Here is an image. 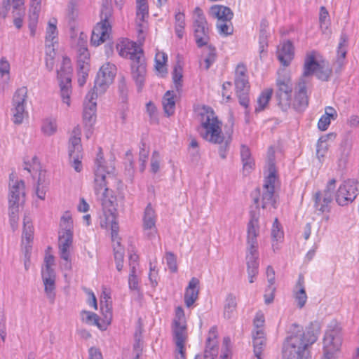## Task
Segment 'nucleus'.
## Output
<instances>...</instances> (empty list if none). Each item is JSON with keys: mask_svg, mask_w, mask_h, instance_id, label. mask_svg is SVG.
I'll return each instance as SVG.
<instances>
[{"mask_svg": "<svg viewBox=\"0 0 359 359\" xmlns=\"http://www.w3.org/2000/svg\"><path fill=\"white\" fill-rule=\"evenodd\" d=\"M348 46V36L345 33H341L337 50V63L341 67L345 60Z\"/></svg>", "mask_w": 359, "mask_h": 359, "instance_id": "obj_37", "label": "nucleus"}, {"mask_svg": "<svg viewBox=\"0 0 359 359\" xmlns=\"http://www.w3.org/2000/svg\"><path fill=\"white\" fill-rule=\"evenodd\" d=\"M271 238L273 241H276L277 243L280 242L283 238V231L281 229L280 224L278 222L277 218L275 219L272 229H271Z\"/></svg>", "mask_w": 359, "mask_h": 359, "instance_id": "obj_53", "label": "nucleus"}, {"mask_svg": "<svg viewBox=\"0 0 359 359\" xmlns=\"http://www.w3.org/2000/svg\"><path fill=\"white\" fill-rule=\"evenodd\" d=\"M201 136L206 141L219 145V154L222 158L226 157L231 137L224 138L222 131V122L215 116L210 107H203L200 112Z\"/></svg>", "mask_w": 359, "mask_h": 359, "instance_id": "obj_2", "label": "nucleus"}, {"mask_svg": "<svg viewBox=\"0 0 359 359\" xmlns=\"http://www.w3.org/2000/svg\"><path fill=\"white\" fill-rule=\"evenodd\" d=\"M149 17V6L147 0H136V22L138 26L145 22Z\"/></svg>", "mask_w": 359, "mask_h": 359, "instance_id": "obj_34", "label": "nucleus"}, {"mask_svg": "<svg viewBox=\"0 0 359 359\" xmlns=\"http://www.w3.org/2000/svg\"><path fill=\"white\" fill-rule=\"evenodd\" d=\"M259 215L256 212H250V219L248 225V243L250 247H255L256 238L259 233Z\"/></svg>", "mask_w": 359, "mask_h": 359, "instance_id": "obj_27", "label": "nucleus"}, {"mask_svg": "<svg viewBox=\"0 0 359 359\" xmlns=\"http://www.w3.org/2000/svg\"><path fill=\"white\" fill-rule=\"evenodd\" d=\"M97 93L89 91L83 103V121L86 126L91 128L96 119Z\"/></svg>", "mask_w": 359, "mask_h": 359, "instance_id": "obj_19", "label": "nucleus"}, {"mask_svg": "<svg viewBox=\"0 0 359 359\" xmlns=\"http://www.w3.org/2000/svg\"><path fill=\"white\" fill-rule=\"evenodd\" d=\"M237 306L236 297L230 294L226 299L224 305V316L225 318L230 319L233 317Z\"/></svg>", "mask_w": 359, "mask_h": 359, "instance_id": "obj_46", "label": "nucleus"}, {"mask_svg": "<svg viewBox=\"0 0 359 359\" xmlns=\"http://www.w3.org/2000/svg\"><path fill=\"white\" fill-rule=\"evenodd\" d=\"M175 94L170 90L167 91L163 97V106L165 113L169 116L175 113Z\"/></svg>", "mask_w": 359, "mask_h": 359, "instance_id": "obj_42", "label": "nucleus"}, {"mask_svg": "<svg viewBox=\"0 0 359 359\" xmlns=\"http://www.w3.org/2000/svg\"><path fill=\"white\" fill-rule=\"evenodd\" d=\"M149 149H146V144L144 142H141V146L140 147V154H139V161L140 162V171H144L147 165V161L149 157Z\"/></svg>", "mask_w": 359, "mask_h": 359, "instance_id": "obj_52", "label": "nucleus"}, {"mask_svg": "<svg viewBox=\"0 0 359 359\" xmlns=\"http://www.w3.org/2000/svg\"><path fill=\"white\" fill-rule=\"evenodd\" d=\"M57 21L55 18H51L46 29L45 41L58 42V30L57 27Z\"/></svg>", "mask_w": 359, "mask_h": 359, "instance_id": "obj_39", "label": "nucleus"}, {"mask_svg": "<svg viewBox=\"0 0 359 359\" xmlns=\"http://www.w3.org/2000/svg\"><path fill=\"white\" fill-rule=\"evenodd\" d=\"M45 174L41 171L39 175L37 186L36 187V194L39 198L43 200L46 197L47 191V183L44 179Z\"/></svg>", "mask_w": 359, "mask_h": 359, "instance_id": "obj_47", "label": "nucleus"}, {"mask_svg": "<svg viewBox=\"0 0 359 359\" xmlns=\"http://www.w3.org/2000/svg\"><path fill=\"white\" fill-rule=\"evenodd\" d=\"M156 214L151 203H149L144 209L142 217V227L144 235L150 240L155 239L157 236V228L156 226Z\"/></svg>", "mask_w": 359, "mask_h": 359, "instance_id": "obj_18", "label": "nucleus"}, {"mask_svg": "<svg viewBox=\"0 0 359 359\" xmlns=\"http://www.w3.org/2000/svg\"><path fill=\"white\" fill-rule=\"evenodd\" d=\"M23 4V0H3V2L0 4V18H6L11 6L14 9L18 10V14H20Z\"/></svg>", "mask_w": 359, "mask_h": 359, "instance_id": "obj_38", "label": "nucleus"}, {"mask_svg": "<svg viewBox=\"0 0 359 359\" xmlns=\"http://www.w3.org/2000/svg\"><path fill=\"white\" fill-rule=\"evenodd\" d=\"M319 331L312 327L292 324L282 346V359H309V348L316 342Z\"/></svg>", "mask_w": 359, "mask_h": 359, "instance_id": "obj_1", "label": "nucleus"}, {"mask_svg": "<svg viewBox=\"0 0 359 359\" xmlns=\"http://www.w3.org/2000/svg\"><path fill=\"white\" fill-rule=\"evenodd\" d=\"M216 27L220 34L227 36L233 32V27L230 21L220 20L217 21Z\"/></svg>", "mask_w": 359, "mask_h": 359, "instance_id": "obj_57", "label": "nucleus"}, {"mask_svg": "<svg viewBox=\"0 0 359 359\" xmlns=\"http://www.w3.org/2000/svg\"><path fill=\"white\" fill-rule=\"evenodd\" d=\"M218 354L217 341V328H210L206 340V346L204 353V359H216Z\"/></svg>", "mask_w": 359, "mask_h": 359, "instance_id": "obj_24", "label": "nucleus"}, {"mask_svg": "<svg viewBox=\"0 0 359 359\" xmlns=\"http://www.w3.org/2000/svg\"><path fill=\"white\" fill-rule=\"evenodd\" d=\"M265 332H252V343L254 347V355H262V352L266 346Z\"/></svg>", "mask_w": 359, "mask_h": 359, "instance_id": "obj_36", "label": "nucleus"}, {"mask_svg": "<svg viewBox=\"0 0 359 359\" xmlns=\"http://www.w3.org/2000/svg\"><path fill=\"white\" fill-rule=\"evenodd\" d=\"M27 88L21 87L15 92L13 101L11 111L13 114V121L15 124L22 123L25 115L27 114L25 111L26 101L27 98Z\"/></svg>", "mask_w": 359, "mask_h": 359, "instance_id": "obj_15", "label": "nucleus"}, {"mask_svg": "<svg viewBox=\"0 0 359 359\" xmlns=\"http://www.w3.org/2000/svg\"><path fill=\"white\" fill-rule=\"evenodd\" d=\"M128 285L131 290L139 291V282L136 275L135 264H130V272L128 277Z\"/></svg>", "mask_w": 359, "mask_h": 359, "instance_id": "obj_51", "label": "nucleus"}, {"mask_svg": "<svg viewBox=\"0 0 359 359\" xmlns=\"http://www.w3.org/2000/svg\"><path fill=\"white\" fill-rule=\"evenodd\" d=\"M308 103L306 83L305 82H299L298 91L295 94L293 102L294 108L298 111H302L307 107Z\"/></svg>", "mask_w": 359, "mask_h": 359, "instance_id": "obj_29", "label": "nucleus"}, {"mask_svg": "<svg viewBox=\"0 0 359 359\" xmlns=\"http://www.w3.org/2000/svg\"><path fill=\"white\" fill-rule=\"evenodd\" d=\"M167 55L163 52H158L155 56V67L159 72H163L164 65L167 61Z\"/></svg>", "mask_w": 359, "mask_h": 359, "instance_id": "obj_60", "label": "nucleus"}, {"mask_svg": "<svg viewBox=\"0 0 359 359\" xmlns=\"http://www.w3.org/2000/svg\"><path fill=\"white\" fill-rule=\"evenodd\" d=\"M167 265L171 272L175 273L177 271L176 257L174 254L167 252L165 255Z\"/></svg>", "mask_w": 359, "mask_h": 359, "instance_id": "obj_64", "label": "nucleus"}, {"mask_svg": "<svg viewBox=\"0 0 359 359\" xmlns=\"http://www.w3.org/2000/svg\"><path fill=\"white\" fill-rule=\"evenodd\" d=\"M34 236V227L31 222V219L25 216L23 219V231L22 236V241L24 243L26 242V245L30 243Z\"/></svg>", "mask_w": 359, "mask_h": 359, "instance_id": "obj_43", "label": "nucleus"}, {"mask_svg": "<svg viewBox=\"0 0 359 359\" xmlns=\"http://www.w3.org/2000/svg\"><path fill=\"white\" fill-rule=\"evenodd\" d=\"M199 280L192 278L189 283L184 294V303L187 307H191L198 299Z\"/></svg>", "mask_w": 359, "mask_h": 359, "instance_id": "obj_30", "label": "nucleus"}, {"mask_svg": "<svg viewBox=\"0 0 359 359\" xmlns=\"http://www.w3.org/2000/svg\"><path fill=\"white\" fill-rule=\"evenodd\" d=\"M74 222L72 213L65 211L60 217L58 230V247H71L73 244Z\"/></svg>", "mask_w": 359, "mask_h": 359, "instance_id": "obj_11", "label": "nucleus"}, {"mask_svg": "<svg viewBox=\"0 0 359 359\" xmlns=\"http://www.w3.org/2000/svg\"><path fill=\"white\" fill-rule=\"evenodd\" d=\"M315 74L318 79L322 81H327L332 74V69L324 62H321Z\"/></svg>", "mask_w": 359, "mask_h": 359, "instance_id": "obj_48", "label": "nucleus"}, {"mask_svg": "<svg viewBox=\"0 0 359 359\" xmlns=\"http://www.w3.org/2000/svg\"><path fill=\"white\" fill-rule=\"evenodd\" d=\"M114 170V166L112 165H106L104 160L102 149H99L97 158L95 161V180L94 191L97 198L101 201L102 205L107 207V204H112L113 201L110 196V191L107 185V175L109 176Z\"/></svg>", "mask_w": 359, "mask_h": 359, "instance_id": "obj_3", "label": "nucleus"}, {"mask_svg": "<svg viewBox=\"0 0 359 359\" xmlns=\"http://www.w3.org/2000/svg\"><path fill=\"white\" fill-rule=\"evenodd\" d=\"M172 333L176 347L182 348V346H184L187 339V329L184 312L180 306L175 309L172 323Z\"/></svg>", "mask_w": 359, "mask_h": 359, "instance_id": "obj_12", "label": "nucleus"}, {"mask_svg": "<svg viewBox=\"0 0 359 359\" xmlns=\"http://www.w3.org/2000/svg\"><path fill=\"white\" fill-rule=\"evenodd\" d=\"M352 149V140L349 135H346L337 151V164L338 169L346 168Z\"/></svg>", "mask_w": 359, "mask_h": 359, "instance_id": "obj_22", "label": "nucleus"}, {"mask_svg": "<svg viewBox=\"0 0 359 359\" xmlns=\"http://www.w3.org/2000/svg\"><path fill=\"white\" fill-rule=\"evenodd\" d=\"M100 309L105 320L110 322L112 318V306L111 297L104 293L100 300Z\"/></svg>", "mask_w": 359, "mask_h": 359, "instance_id": "obj_41", "label": "nucleus"}, {"mask_svg": "<svg viewBox=\"0 0 359 359\" xmlns=\"http://www.w3.org/2000/svg\"><path fill=\"white\" fill-rule=\"evenodd\" d=\"M268 171L269 174L264 180L262 196L261 198L258 197L257 195L259 194V190L257 189L255 190V192L252 194L253 201L257 208L261 205L262 208H276V199L274 191L276 170L274 161L271 158L268 162Z\"/></svg>", "mask_w": 359, "mask_h": 359, "instance_id": "obj_4", "label": "nucleus"}, {"mask_svg": "<svg viewBox=\"0 0 359 359\" xmlns=\"http://www.w3.org/2000/svg\"><path fill=\"white\" fill-rule=\"evenodd\" d=\"M246 265L249 282L252 283L259 273V263L257 248L248 249L246 253Z\"/></svg>", "mask_w": 359, "mask_h": 359, "instance_id": "obj_23", "label": "nucleus"}, {"mask_svg": "<svg viewBox=\"0 0 359 359\" xmlns=\"http://www.w3.org/2000/svg\"><path fill=\"white\" fill-rule=\"evenodd\" d=\"M41 277L46 297L53 304L55 299V272H41Z\"/></svg>", "mask_w": 359, "mask_h": 359, "instance_id": "obj_25", "label": "nucleus"}, {"mask_svg": "<svg viewBox=\"0 0 359 359\" xmlns=\"http://www.w3.org/2000/svg\"><path fill=\"white\" fill-rule=\"evenodd\" d=\"M131 76L135 83L138 92H141L144 88L146 75L147 64L144 54H139L137 59L130 63Z\"/></svg>", "mask_w": 359, "mask_h": 359, "instance_id": "obj_17", "label": "nucleus"}, {"mask_svg": "<svg viewBox=\"0 0 359 359\" xmlns=\"http://www.w3.org/2000/svg\"><path fill=\"white\" fill-rule=\"evenodd\" d=\"M57 125L56 119L52 117L46 118L41 124V131L47 136H51L57 132Z\"/></svg>", "mask_w": 359, "mask_h": 359, "instance_id": "obj_44", "label": "nucleus"}, {"mask_svg": "<svg viewBox=\"0 0 359 359\" xmlns=\"http://www.w3.org/2000/svg\"><path fill=\"white\" fill-rule=\"evenodd\" d=\"M81 320L89 325H94L100 327L99 317L98 316L93 312L88 311H82L81 312Z\"/></svg>", "mask_w": 359, "mask_h": 359, "instance_id": "obj_50", "label": "nucleus"}, {"mask_svg": "<svg viewBox=\"0 0 359 359\" xmlns=\"http://www.w3.org/2000/svg\"><path fill=\"white\" fill-rule=\"evenodd\" d=\"M335 184V179L330 180L324 191H318L313 195L314 208L316 211L320 213L330 211V203L332 201Z\"/></svg>", "mask_w": 359, "mask_h": 359, "instance_id": "obj_14", "label": "nucleus"}, {"mask_svg": "<svg viewBox=\"0 0 359 359\" xmlns=\"http://www.w3.org/2000/svg\"><path fill=\"white\" fill-rule=\"evenodd\" d=\"M265 318L264 314L259 311L256 313L253 320L254 330L252 332H264Z\"/></svg>", "mask_w": 359, "mask_h": 359, "instance_id": "obj_54", "label": "nucleus"}, {"mask_svg": "<svg viewBox=\"0 0 359 359\" xmlns=\"http://www.w3.org/2000/svg\"><path fill=\"white\" fill-rule=\"evenodd\" d=\"M209 15L214 18H217V21H231L233 16V12L229 7L222 5H214L211 6L209 11Z\"/></svg>", "mask_w": 359, "mask_h": 359, "instance_id": "obj_32", "label": "nucleus"}, {"mask_svg": "<svg viewBox=\"0 0 359 359\" xmlns=\"http://www.w3.org/2000/svg\"><path fill=\"white\" fill-rule=\"evenodd\" d=\"M208 55L204 59L205 69H208L210 66L215 62L216 50L212 46H208Z\"/></svg>", "mask_w": 359, "mask_h": 359, "instance_id": "obj_61", "label": "nucleus"}, {"mask_svg": "<svg viewBox=\"0 0 359 359\" xmlns=\"http://www.w3.org/2000/svg\"><path fill=\"white\" fill-rule=\"evenodd\" d=\"M277 85L278 90L276 93H292V86L289 79L278 80Z\"/></svg>", "mask_w": 359, "mask_h": 359, "instance_id": "obj_63", "label": "nucleus"}, {"mask_svg": "<svg viewBox=\"0 0 359 359\" xmlns=\"http://www.w3.org/2000/svg\"><path fill=\"white\" fill-rule=\"evenodd\" d=\"M342 344L341 328L337 324L330 325L323 338L322 359H337V353Z\"/></svg>", "mask_w": 359, "mask_h": 359, "instance_id": "obj_6", "label": "nucleus"}, {"mask_svg": "<svg viewBox=\"0 0 359 359\" xmlns=\"http://www.w3.org/2000/svg\"><path fill=\"white\" fill-rule=\"evenodd\" d=\"M293 46L290 41L283 42L281 47L278 48L277 57L281 64L287 66L293 58Z\"/></svg>", "mask_w": 359, "mask_h": 359, "instance_id": "obj_31", "label": "nucleus"}, {"mask_svg": "<svg viewBox=\"0 0 359 359\" xmlns=\"http://www.w3.org/2000/svg\"><path fill=\"white\" fill-rule=\"evenodd\" d=\"M294 297L297 302V306L302 309L307 301V294L305 290L304 277L299 274L298 280L293 290Z\"/></svg>", "mask_w": 359, "mask_h": 359, "instance_id": "obj_26", "label": "nucleus"}, {"mask_svg": "<svg viewBox=\"0 0 359 359\" xmlns=\"http://www.w3.org/2000/svg\"><path fill=\"white\" fill-rule=\"evenodd\" d=\"M125 256V248H114V259L116 267L118 271H121L123 267V259Z\"/></svg>", "mask_w": 359, "mask_h": 359, "instance_id": "obj_58", "label": "nucleus"}, {"mask_svg": "<svg viewBox=\"0 0 359 359\" xmlns=\"http://www.w3.org/2000/svg\"><path fill=\"white\" fill-rule=\"evenodd\" d=\"M318 53L313 50L306 55L304 64V76H309L314 74L319 67L320 62L317 60Z\"/></svg>", "mask_w": 359, "mask_h": 359, "instance_id": "obj_28", "label": "nucleus"}, {"mask_svg": "<svg viewBox=\"0 0 359 359\" xmlns=\"http://www.w3.org/2000/svg\"><path fill=\"white\" fill-rule=\"evenodd\" d=\"M39 13L38 11H33L29 16L28 27L30 31V34L34 36L36 34L37 24H38Z\"/></svg>", "mask_w": 359, "mask_h": 359, "instance_id": "obj_59", "label": "nucleus"}, {"mask_svg": "<svg viewBox=\"0 0 359 359\" xmlns=\"http://www.w3.org/2000/svg\"><path fill=\"white\" fill-rule=\"evenodd\" d=\"M194 32L196 43L198 47H203L209 41V27L206 18L199 7H196L194 12Z\"/></svg>", "mask_w": 359, "mask_h": 359, "instance_id": "obj_9", "label": "nucleus"}, {"mask_svg": "<svg viewBox=\"0 0 359 359\" xmlns=\"http://www.w3.org/2000/svg\"><path fill=\"white\" fill-rule=\"evenodd\" d=\"M78 131L76 128L73 130L74 135L69 138L68 149L69 161L72 166L76 172H80L82 170V146Z\"/></svg>", "mask_w": 359, "mask_h": 359, "instance_id": "obj_16", "label": "nucleus"}, {"mask_svg": "<svg viewBox=\"0 0 359 359\" xmlns=\"http://www.w3.org/2000/svg\"><path fill=\"white\" fill-rule=\"evenodd\" d=\"M116 49L120 56L129 58L131 62L137 59L139 54H144L142 49L136 43L127 39L120 41L116 44Z\"/></svg>", "mask_w": 359, "mask_h": 359, "instance_id": "obj_21", "label": "nucleus"}, {"mask_svg": "<svg viewBox=\"0 0 359 359\" xmlns=\"http://www.w3.org/2000/svg\"><path fill=\"white\" fill-rule=\"evenodd\" d=\"M54 257L50 253L49 249L46 252L44 259L45 267L42 269L41 272H55L52 266L54 265Z\"/></svg>", "mask_w": 359, "mask_h": 359, "instance_id": "obj_62", "label": "nucleus"}, {"mask_svg": "<svg viewBox=\"0 0 359 359\" xmlns=\"http://www.w3.org/2000/svg\"><path fill=\"white\" fill-rule=\"evenodd\" d=\"M268 27V21L266 19H262L260 23L259 34V51L261 58L262 57V55L266 52L268 47V37L269 35V33L267 30Z\"/></svg>", "mask_w": 359, "mask_h": 359, "instance_id": "obj_33", "label": "nucleus"}, {"mask_svg": "<svg viewBox=\"0 0 359 359\" xmlns=\"http://www.w3.org/2000/svg\"><path fill=\"white\" fill-rule=\"evenodd\" d=\"M334 137L335 135L334 133H329L326 135L321 136L318 139L316 145V156L320 162H323L329 148L327 141L330 138Z\"/></svg>", "mask_w": 359, "mask_h": 359, "instance_id": "obj_35", "label": "nucleus"}, {"mask_svg": "<svg viewBox=\"0 0 359 359\" xmlns=\"http://www.w3.org/2000/svg\"><path fill=\"white\" fill-rule=\"evenodd\" d=\"M13 174L10 175V191L8 205H19L23 201L25 196V184L22 180H14Z\"/></svg>", "mask_w": 359, "mask_h": 359, "instance_id": "obj_20", "label": "nucleus"}, {"mask_svg": "<svg viewBox=\"0 0 359 359\" xmlns=\"http://www.w3.org/2000/svg\"><path fill=\"white\" fill-rule=\"evenodd\" d=\"M79 69L78 70V83L80 86H83L86 82L89 68L87 63L85 64V62H83L81 65L80 61L79 62Z\"/></svg>", "mask_w": 359, "mask_h": 359, "instance_id": "obj_55", "label": "nucleus"}, {"mask_svg": "<svg viewBox=\"0 0 359 359\" xmlns=\"http://www.w3.org/2000/svg\"><path fill=\"white\" fill-rule=\"evenodd\" d=\"M246 72V67L243 65H238L235 76L236 95L240 104L245 109L248 107L250 103V85Z\"/></svg>", "mask_w": 359, "mask_h": 359, "instance_id": "obj_8", "label": "nucleus"}, {"mask_svg": "<svg viewBox=\"0 0 359 359\" xmlns=\"http://www.w3.org/2000/svg\"><path fill=\"white\" fill-rule=\"evenodd\" d=\"M292 93H276L278 105L283 111H286L291 104Z\"/></svg>", "mask_w": 359, "mask_h": 359, "instance_id": "obj_49", "label": "nucleus"}, {"mask_svg": "<svg viewBox=\"0 0 359 359\" xmlns=\"http://www.w3.org/2000/svg\"><path fill=\"white\" fill-rule=\"evenodd\" d=\"M116 74V67L114 65L109 62L103 65L97 74L94 88L91 91L97 93V95L104 93L113 82Z\"/></svg>", "mask_w": 359, "mask_h": 359, "instance_id": "obj_13", "label": "nucleus"}, {"mask_svg": "<svg viewBox=\"0 0 359 359\" xmlns=\"http://www.w3.org/2000/svg\"><path fill=\"white\" fill-rule=\"evenodd\" d=\"M73 69L71 60L67 57H63L59 69L57 70L60 96L62 102L68 107L70 106V95L72 94V77Z\"/></svg>", "mask_w": 359, "mask_h": 359, "instance_id": "obj_7", "label": "nucleus"}, {"mask_svg": "<svg viewBox=\"0 0 359 359\" xmlns=\"http://www.w3.org/2000/svg\"><path fill=\"white\" fill-rule=\"evenodd\" d=\"M241 158L244 171L249 172L253 168L255 163L251 156L250 150L246 145L241 147Z\"/></svg>", "mask_w": 359, "mask_h": 359, "instance_id": "obj_40", "label": "nucleus"}, {"mask_svg": "<svg viewBox=\"0 0 359 359\" xmlns=\"http://www.w3.org/2000/svg\"><path fill=\"white\" fill-rule=\"evenodd\" d=\"M112 13L111 0H102L100 22L97 23L92 32L90 42L93 45L97 46L109 38Z\"/></svg>", "mask_w": 359, "mask_h": 359, "instance_id": "obj_5", "label": "nucleus"}, {"mask_svg": "<svg viewBox=\"0 0 359 359\" xmlns=\"http://www.w3.org/2000/svg\"><path fill=\"white\" fill-rule=\"evenodd\" d=\"M18 210H19V205H8V214H9V218H10V224H11L13 229H15L18 226Z\"/></svg>", "mask_w": 359, "mask_h": 359, "instance_id": "obj_56", "label": "nucleus"}, {"mask_svg": "<svg viewBox=\"0 0 359 359\" xmlns=\"http://www.w3.org/2000/svg\"><path fill=\"white\" fill-rule=\"evenodd\" d=\"M359 194V184L354 180H347L339 187L335 200L340 206L348 205L353 203Z\"/></svg>", "mask_w": 359, "mask_h": 359, "instance_id": "obj_10", "label": "nucleus"}, {"mask_svg": "<svg viewBox=\"0 0 359 359\" xmlns=\"http://www.w3.org/2000/svg\"><path fill=\"white\" fill-rule=\"evenodd\" d=\"M272 94L273 90L271 88H266L260 93L257 98V106L255 107L256 112H259L266 108Z\"/></svg>", "mask_w": 359, "mask_h": 359, "instance_id": "obj_45", "label": "nucleus"}]
</instances>
